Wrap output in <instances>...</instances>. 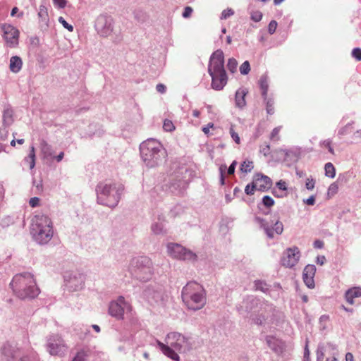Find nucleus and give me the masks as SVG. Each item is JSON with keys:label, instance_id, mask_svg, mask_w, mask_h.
I'll list each match as a JSON object with an SVG mask.
<instances>
[{"label": "nucleus", "instance_id": "obj_2", "mask_svg": "<svg viewBox=\"0 0 361 361\" xmlns=\"http://www.w3.org/2000/svg\"><path fill=\"white\" fill-rule=\"evenodd\" d=\"M182 300L185 305L191 310H199L204 307L207 298L205 290L198 283L188 282L182 290Z\"/></svg>", "mask_w": 361, "mask_h": 361}, {"label": "nucleus", "instance_id": "obj_44", "mask_svg": "<svg viewBox=\"0 0 361 361\" xmlns=\"http://www.w3.org/2000/svg\"><path fill=\"white\" fill-rule=\"evenodd\" d=\"M315 185V180L312 178H307L306 183H305V188L309 190H312L314 189Z\"/></svg>", "mask_w": 361, "mask_h": 361}, {"label": "nucleus", "instance_id": "obj_19", "mask_svg": "<svg viewBox=\"0 0 361 361\" xmlns=\"http://www.w3.org/2000/svg\"><path fill=\"white\" fill-rule=\"evenodd\" d=\"M158 345L160 347L162 353L166 355L167 357L171 358L173 360H178L179 356L168 345L161 343L160 341H158Z\"/></svg>", "mask_w": 361, "mask_h": 361}, {"label": "nucleus", "instance_id": "obj_28", "mask_svg": "<svg viewBox=\"0 0 361 361\" xmlns=\"http://www.w3.org/2000/svg\"><path fill=\"white\" fill-rule=\"evenodd\" d=\"M253 167H254V165H253V162L252 161L245 160L241 164L240 170L244 173H248L252 171Z\"/></svg>", "mask_w": 361, "mask_h": 361}, {"label": "nucleus", "instance_id": "obj_14", "mask_svg": "<svg viewBox=\"0 0 361 361\" xmlns=\"http://www.w3.org/2000/svg\"><path fill=\"white\" fill-rule=\"evenodd\" d=\"M128 305L123 297H119L116 302H111L109 308V314L118 319H122L124 309Z\"/></svg>", "mask_w": 361, "mask_h": 361}, {"label": "nucleus", "instance_id": "obj_24", "mask_svg": "<svg viewBox=\"0 0 361 361\" xmlns=\"http://www.w3.org/2000/svg\"><path fill=\"white\" fill-rule=\"evenodd\" d=\"M25 161L29 164L30 169H32L35 166V149L34 146H31L30 148V153L28 156L25 159Z\"/></svg>", "mask_w": 361, "mask_h": 361}, {"label": "nucleus", "instance_id": "obj_15", "mask_svg": "<svg viewBox=\"0 0 361 361\" xmlns=\"http://www.w3.org/2000/svg\"><path fill=\"white\" fill-rule=\"evenodd\" d=\"M252 182L254 187L256 188L257 190L259 191H266L272 185L271 178L262 173L256 174L253 178Z\"/></svg>", "mask_w": 361, "mask_h": 361}, {"label": "nucleus", "instance_id": "obj_52", "mask_svg": "<svg viewBox=\"0 0 361 361\" xmlns=\"http://www.w3.org/2000/svg\"><path fill=\"white\" fill-rule=\"evenodd\" d=\"M156 90L157 92L163 94L166 92V86L164 84L159 83L157 85Z\"/></svg>", "mask_w": 361, "mask_h": 361}, {"label": "nucleus", "instance_id": "obj_25", "mask_svg": "<svg viewBox=\"0 0 361 361\" xmlns=\"http://www.w3.org/2000/svg\"><path fill=\"white\" fill-rule=\"evenodd\" d=\"M38 16L43 22H46L49 19L48 11L45 6L41 5L39 7Z\"/></svg>", "mask_w": 361, "mask_h": 361}, {"label": "nucleus", "instance_id": "obj_13", "mask_svg": "<svg viewBox=\"0 0 361 361\" xmlns=\"http://www.w3.org/2000/svg\"><path fill=\"white\" fill-rule=\"evenodd\" d=\"M67 347L63 341L59 336H54L49 338L48 350L52 355H62L66 350Z\"/></svg>", "mask_w": 361, "mask_h": 361}, {"label": "nucleus", "instance_id": "obj_18", "mask_svg": "<svg viewBox=\"0 0 361 361\" xmlns=\"http://www.w3.org/2000/svg\"><path fill=\"white\" fill-rule=\"evenodd\" d=\"M361 297V288L353 287L348 289L345 293V298L348 303L353 305L355 303L354 299Z\"/></svg>", "mask_w": 361, "mask_h": 361}, {"label": "nucleus", "instance_id": "obj_30", "mask_svg": "<svg viewBox=\"0 0 361 361\" xmlns=\"http://www.w3.org/2000/svg\"><path fill=\"white\" fill-rule=\"evenodd\" d=\"M238 63L234 59H229L227 64L228 69L231 73H235L237 70Z\"/></svg>", "mask_w": 361, "mask_h": 361}, {"label": "nucleus", "instance_id": "obj_23", "mask_svg": "<svg viewBox=\"0 0 361 361\" xmlns=\"http://www.w3.org/2000/svg\"><path fill=\"white\" fill-rule=\"evenodd\" d=\"M40 149L44 159H49L53 156L51 147L44 140L40 143Z\"/></svg>", "mask_w": 361, "mask_h": 361}, {"label": "nucleus", "instance_id": "obj_22", "mask_svg": "<svg viewBox=\"0 0 361 361\" xmlns=\"http://www.w3.org/2000/svg\"><path fill=\"white\" fill-rule=\"evenodd\" d=\"M13 111L7 108L4 111L3 123L5 126H10L13 123Z\"/></svg>", "mask_w": 361, "mask_h": 361}, {"label": "nucleus", "instance_id": "obj_40", "mask_svg": "<svg viewBox=\"0 0 361 361\" xmlns=\"http://www.w3.org/2000/svg\"><path fill=\"white\" fill-rule=\"evenodd\" d=\"M230 134H231V137L235 142V143H237V144L240 143V138L238 134L234 130L233 126L230 128Z\"/></svg>", "mask_w": 361, "mask_h": 361}, {"label": "nucleus", "instance_id": "obj_32", "mask_svg": "<svg viewBox=\"0 0 361 361\" xmlns=\"http://www.w3.org/2000/svg\"><path fill=\"white\" fill-rule=\"evenodd\" d=\"M281 126L276 127L274 128L270 135V139L271 140L278 141L279 140V133L281 130Z\"/></svg>", "mask_w": 361, "mask_h": 361}, {"label": "nucleus", "instance_id": "obj_10", "mask_svg": "<svg viewBox=\"0 0 361 361\" xmlns=\"http://www.w3.org/2000/svg\"><path fill=\"white\" fill-rule=\"evenodd\" d=\"M1 30L4 32L3 38L4 39L8 47L14 48L18 45L19 42V30L10 24H2Z\"/></svg>", "mask_w": 361, "mask_h": 361}, {"label": "nucleus", "instance_id": "obj_53", "mask_svg": "<svg viewBox=\"0 0 361 361\" xmlns=\"http://www.w3.org/2000/svg\"><path fill=\"white\" fill-rule=\"evenodd\" d=\"M304 202L308 205H314L315 203V197L314 195L310 196L307 200H304Z\"/></svg>", "mask_w": 361, "mask_h": 361}, {"label": "nucleus", "instance_id": "obj_49", "mask_svg": "<svg viewBox=\"0 0 361 361\" xmlns=\"http://www.w3.org/2000/svg\"><path fill=\"white\" fill-rule=\"evenodd\" d=\"M192 13V8L190 6H187L185 8L184 11L183 13V16L185 18H189Z\"/></svg>", "mask_w": 361, "mask_h": 361}, {"label": "nucleus", "instance_id": "obj_58", "mask_svg": "<svg viewBox=\"0 0 361 361\" xmlns=\"http://www.w3.org/2000/svg\"><path fill=\"white\" fill-rule=\"evenodd\" d=\"M213 126H214V124L212 123H209L207 127H204L202 128V131L205 134H208L209 133V128H213Z\"/></svg>", "mask_w": 361, "mask_h": 361}, {"label": "nucleus", "instance_id": "obj_1", "mask_svg": "<svg viewBox=\"0 0 361 361\" xmlns=\"http://www.w3.org/2000/svg\"><path fill=\"white\" fill-rule=\"evenodd\" d=\"M10 285L14 294L21 299L34 298L39 293L35 279L30 273L16 274Z\"/></svg>", "mask_w": 361, "mask_h": 361}, {"label": "nucleus", "instance_id": "obj_20", "mask_svg": "<svg viewBox=\"0 0 361 361\" xmlns=\"http://www.w3.org/2000/svg\"><path fill=\"white\" fill-rule=\"evenodd\" d=\"M22 66L23 61L20 57L15 56L11 58L9 68L11 72L18 73L21 70Z\"/></svg>", "mask_w": 361, "mask_h": 361}, {"label": "nucleus", "instance_id": "obj_16", "mask_svg": "<svg viewBox=\"0 0 361 361\" xmlns=\"http://www.w3.org/2000/svg\"><path fill=\"white\" fill-rule=\"evenodd\" d=\"M212 77V87L214 90H221L227 83L226 71L209 73Z\"/></svg>", "mask_w": 361, "mask_h": 361}, {"label": "nucleus", "instance_id": "obj_38", "mask_svg": "<svg viewBox=\"0 0 361 361\" xmlns=\"http://www.w3.org/2000/svg\"><path fill=\"white\" fill-rule=\"evenodd\" d=\"M262 202L267 207H271L274 204V200L270 196L266 195L262 198Z\"/></svg>", "mask_w": 361, "mask_h": 361}, {"label": "nucleus", "instance_id": "obj_27", "mask_svg": "<svg viewBox=\"0 0 361 361\" xmlns=\"http://www.w3.org/2000/svg\"><path fill=\"white\" fill-rule=\"evenodd\" d=\"M266 100V111L267 114L272 115L274 114V101L273 99L264 97Z\"/></svg>", "mask_w": 361, "mask_h": 361}, {"label": "nucleus", "instance_id": "obj_50", "mask_svg": "<svg viewBox=\"0 0 361 361\" xmlns=\"http://www.w3.org/2000/svg\"><path fill=\"white\" fill-rule=\"evenodd\" d=\"M39 203V199L37 197H32L29 201V204H30V207H35L38 206Z\"/></svg>", "mask_w": 361, "mask_h": 361}, {"label": "nucleus", "instance_id": "obj_7", "mask_svg": "<svg viewBox=\"0 0 361 361\" xmlns=\"http://www.w3.org/2000/svg\"><path fill=\"white\" fill-rule=\"evenodd\" d=\"M169 255L176 259L195 261L197 255L179 244L169 243L167 246Z\"/></svg>", "mask_w": 361, "mask_h": 361}, {"label": "nucleus", "instance_id": "obj_42", "mask_svg": "<svg viewBox=\"0 0 361 361\" xmlns=\"http://www.w3.org/2000/svg\"><path fill=\"white\" fill-rule=\"evenodd\" d=\"M59 22L62 24V25L66 28L67 29L69 32H73V27L68 24L66 20L65 19L63 18V17H59Z\"/></svg>", "mask_w": 361, "mask_h": 361}, {"label": "nucleus", "instance_id": "obj_61", "mask_svg": "<svg viewBox=\"0 0 361 361\" xmlns=\"http://www.w3.org/2000/svg\"><path fill=\"white\" fill-rule=\"evenodd\" d=\"M64 153L61 152L58 156L56 157V159L58 162L61 161L62 159L63 158Z\"/></svg>", "mask_w": 361, "mask_h": 361}, {"label": "nucleus", "instance_id": "obj_4", "mask_svg": "<svg viewBox=\"0 0 361 361\" xmlns=\"http://www.w3.org/2000/svg\"><path fill=\"white\" fill-rule=\"evenodd\" d=\"M162 147L160 142L155 140H147L140 145L142 158L149 167L158 165L159 161L164 157Z\"/></svg>", "mask_w": 361, "mask_h": 361}, {"label": "nucleus", "instance_id": "obj_5", "mask_svg": "<svg viewBox=\"0 0 361 361\" xmlns=\"http://www.w3.org/2000/svg\"><path fill=\"white\" fill-rule=\"evenodd\" d=\"M133 273L140 281H147L152 276V262L147 257H139L132 260Z\"/></svg>", "mask_w": 361, "mask_h": 361}, {"label": "nucleus", "instance_id": "obj_41", "mask_svg": "<svg viewBox=\"0 0 361 361\" xmlns=\"http://www.w3.org/2000/svg\"><path fill=\"white\" fill-rule=\"evenodd\" d=\"M2 353L7 357H14L15 355L13 354L11 350V346L10 345H5L2 349Z\"/></svg>", "mask_w": 361, "mask_h": 361}, {"label": "nucleus", "instance_id": "obj_45", "mask_svg": "<svg viewBox=\"0 0 361 361\" xmlns=\"http://www.w3.org/2000/svg\"><path fill=\"white\" fill-rule=\"evenodd\" d=\"M352 56L357 61H361V49L355 48L352 51Z\"/></svg>", "mask_w": 361, "mask_h": 361}, {"label": "nucleus", "instance_id": "obj_37", "mask_svg": "<svg viewBox=\"0 0 361 361\" xmlns=\"http://www.w3.org/2000/svg\"><path fill=\"white\" fill-rule=\"evenodd\" d=\"M256 290H260L262 292H266L268 290L267 285L261 281H257L255 283Z\"/></svg>", "mask_w": 361, "mask_h": 361}, {"label": "nucleus", "instance_id": "obj_3", "mask_svg": "<svg viewBox=\"0 0 361 361\" xmlns=\"http://www.w3.org/2000/svg\"><path fill=\"white\" fill-rule=\"evenodd\" d=\"M31 233L39 243H47L53 236L51 219L45 215H37L32 219Z\"/></svg>", "mask_w": 361, "mask_h": 361}, {"label": "nucleus", "instance_id": "obj_48", "mask_svg": "<svg viewBox=\"0 0 361 361\" xmlns=\"http://www.w3.org/2000/svg\"><path fill=\"white\" fill-rule=\"evenodd\" d=\"M54 4L57 6L59 8H63L66 7L67 1L66 0H53Z\"/></svg>", "mask_w": 361, "mask_h": 361}, {"label": "nucleus", "instance_id": "obj_35", "mask_svg": "<svg viewBox=\"0 0 361 361\" xmlns=\"http://www.w3.org/2000/svg\"><path fill=\"white\" fill-rule=\"evenodd\" d=\"M250 71V63L247 61H245L242 63V65L240 66V73L243 75L247 74Z\"/></svg>", "mask_w": 361, "mask_h": 361}, {"label": "nucleus", "instance_id": "obj_46", "mask_svg": "<svg viewBox=\"0 0 361 361\" xmlns=\"http://www.w3.org/2000/svg\"><path fill=\"white\" fill-rule=\"evenodd\" d=\"M277 27V22L276 20H271L268 26V31L270 34L275 32Z\"/></svg>", "mask_w": 361, "mask_h": 361}, {"label": "nucleus", "instance_id": "obj_26", "mask_svg": "<svg viewBox=\"0 0 361 361\" xmlns=\"http://www.w3.org/2000/svg\"><path fill=\"white\" fill-rule=\"evenodd\" d=\"M325 175L329 178H334L336 176V170L334 165L329 162L325 164Z\"/></svg>", "mask_w": 361, "mask_h": 361}, {"label": "nucleus", "instance_id": "obj_17", "mask_svg": "<svg viewBox=\"0 0 361 361\" xmlns=\"http://www.w3.org/2000/svg\"><path fill=\"white\" fill-rule=\"evenodd\" d=\"M316 273V267L313 264L307 265L302 273V279L305 285L310 288H313L314 287V277Z\"/></svg>", "mask_w": 361, "mask_h": 361}, {"label": "nucleus", "instance_id": "obj_54", "mask_svg": "<svg viewBox=\"0 0 361 361\" xmlns=\"http://www.w3.org/2000/svg\"><path fill=\"white\" fill-rule=\"evenodd\" d=\"M324 247V242L320 240H317L314 242V247L321 249Z\"/></svg>", "mask_w": 361, "mask_h": 361}, {"label": "nucleus", "instance_id": "obj_21", "mask_svg": "<svg viewBox=\"0 0 361 361\" xmlns=\"http://www.w3.org/2000/svg\"><path fill=\"white\" fill-rule=\"evenodd\" d=\"M247 94V92L244 89H240L236 91L235 93V104L236 106L239 108H243L245 106L246 102L245 99V97Z\"/></svg>", "mask_w": 361, "mask_h": 361}, {"label": "nucleus", "instance_id": "obj_29", "mask_svg": "<svg viewBox=\"0 0 361 361\" xmlns=\"http://www.w3.org/2000/svg\"><path fill=\"white\" fill-rule=\"evenodd\" d=\"M163 128L165 131L172 132L175 130V126L171 120L166 119L164 121Z\"/></svg>", "mask_w": 361, "mask_h": 361}, {"label": "nucleus", "instance_id": "obj_59", "mask_svg": "<svg viewBox=\"0 0 361 361\" xmlns=\"http://www.w3.org/2000/svg\"><path fill=\"white\" fill-rule=\"evenodd\" d=\"M346 361H353V355L351 353H347L345 355Z\"/></svg>", "mask_w": 361, "mask_h": 361}, {"label": "nucleus", "instance_id": "obj_8", "mask_svg": "<svg viewBox=\"0 0 361 361\" xmlns=\"http://www.w3.org/2000/svg\"><path fill=\"white\" fill-rule=\"evenodd\" d=\"M301 253L296 246L286 249L281 258V264L287 268L294 267L299 262Z\"/></svg>", "mask_w": 361, "mask_h": 361}, {"label": "nucleus", "instance_id": "obj_31", "mask_svg": "<svg viewBox=\"0 0 361 361\" xmlns=\"http://www.w3.org/2000/svg\"><path fill=\"white\" fill-rule=\"evenodd\" d=\"M87 355V353L82 350L77 353V355L73 359V361H85Z\"/></svg>", "mask_w": 361, "mask_h": 361}, {"label": "nucleus", "instance_id": "obj_9", "mask_svg": "<svg viewBox=\"0 0 361 361\" xmlns=\"http://www.w3.org/2000/svg\"><path fill=\"white\" fill-rule=\"evenodd\" d=\"M166 343L178 352H185L190 346L188 339L177 332H171L167 335Z\"/></svg>", "mask_w": 361, "mask_h": 361}, {"label": "nucleus", "instance_id": "obj_60", "mask_svg": "<svg viewBox=\"0 0 361 361\" xmlns=\"http://www.w3.org/2000/svg\"><path fill=\"white\" fill-rule=\"evenodd\" d=\"M78 281H79V284H78V285H75V289H76L77 288H81V287H82V284H83V279H82V276H80V277H79V280H78Z\"/></svg>", "mask_w": 361, "mask_h": 361}, {"label": "nucleus", "instance_id": "obj_36", "mask_svg": "<svg viewBox=\"0 0 361 361\" xmlns=\"http://www.w3.org/2000/svg\"><path fill=\"white\" fill-rule=\"evenodd\" d=\"M262 13L259 11H253L251 12V19L255 22H259L262 20Z\"/></svg>", "mask_w": 361, "mask_h": 361}, {"label": "nucleus", "instance_id": "obj_34", "mask_svg": "<svg viewBox=\"0 0 361 361\" xmlns=\"http://www.w3.org/2000/svg\"><path fill=\"white\" fill-rule=\"evenodd\" d=\"M260 87L262 90V95L264 97L267 96L268 84L265 78L260 79Z\"/></svg>", "mask_w": 361, "mask_h": 361}, {"label": "nucleus", "instance_id": "obj_33", "mask_svg": "<svg viewBox=\"0 0 361 361\" xmlns=\"http://www.w3.org/2000/svg\"><path fill=\"white\" fill-rule=\"evenodd\" d=\"M338 191V184L336 183H334L330 185L328 189V195L329 197H332L334 195H336Z\"/></svg>", "mask_w": 361, "mask_h": 361}, {"label": "nucleus", "instance_id": "obj_12", "mask_svg": "<svg viewBox=\"0 0 361 361\" xmlns=\"http://www.w3.org/2000/svg\"><path fill=\"white\" fill-rule=\"evenodd\" d=\"M255 221L262 228H264L266 234L269 238H273L275 235H280L283 233V225L278 220L274 223L273 227H270L269 226V223L265 219L260 217H256Z\"/></svg>", "mask_w": 361, "mask_h": 361}, {"label": "nucleus", "instance_id": "obj_43", "mask_svg": "<svg viewBox=\"0 0 361 361\" xmlns=\"http://www.w3.org/2000/svg\"><path fill=\"white\" fill-rule=\"evenodd\" d=\"M234 14V11L232 8H227L222 11L221 13V19H227Z\"/></svg>", "mask_w": 361, "mask_h": 361}, {"label": "nucleus", "instance_id": "obj_51", "mask_svg": "<svg viewBox=\"0 0 361 361\" xmlns=\"http://www.w3.org/2000/svg\"><path fill=\"white\" fill-rule=\"evenodd\" d=\"M276 186L278 187L279 189L281 190H287L286 183L284 180H280L279 182L276 183Z\"/></svg>", "mask_w": 361, "mask_h": 361}, {"label": "nucleus", "instance_id": "obj_39", "mask_svg": "<svg viewBox=\"0 0 361 361\" xmlns=\"http://www.w3.org/2000/svg\"><path fill=\"white\" fill-rule=\"evenodd\" d=\"M255 190H257V189H256L255 187H254L253 182H252L251 184L247 185L245 188V192L247 195H254Z\"/></svg>", "mask_w": 361, "mask_h": 361}, {"label": "nucleus", "instance_id": "obj_6", "mask_svg": "<svg viewBox=\"0 0 361 361\" xmlns=\"http://www.w3.org/2000/svg\"><path fill=\"white\" fill-rule=\"evenodd\" d=\"M98 201L104 205L114 207L119 201V194L113 185L100 183L97 186Z\"/></svg>", "mask_w": 361, "mask_h": 361}, {"label": "nucleus", "instance_id": "obj_62", "mask_svg": "<svg viewBox=\"0 0 361 361\" xmlns=\"http://www.w3.org/2000/svg\"><path fill=\"white\" fill-rule=\"evenodd\" d=\"M18 8L17 7L13 8V9L11 10V16H15L18 13Z\"/></svg>", "mask_w": 361, "mask_h": 361}, {"label": "nucleus", "instance_id": "obj_57", "mask_svg": "<svg viewBox=\"0 0 361 361\" xmlns=\"http://www.w3.org/2000/svg\"><path fill=\"white\" fill-rule=\"evenodd\" d=\"M325 261L326 258L324 256H319L317 258V263L318 264L323 265Z\"/></svg>", "mask_w": 361, "mask_h": 361}, {"label": "nucleus", "instance_id": "obj_55", "mask_svg": "<svg viewBox=\"0 0 361 361\" xmlns=\"http://www.w3.org/2000/svg\"><path fill=\"white\" fill-rule=\"evenodd\" d=\"M235 164H236V162L235 161H233L231 166L228 167V173L229 175H232L235 172Z\"/></svg>", "mask_w": 361, "mask_h": 361}, {"label": "nucleus", "instance_id": "obj_11", "mask_svg": "<svg viewBox=\"0 0 361 361\" xmlns=\"http://www.w3.org/2000/svg\"><path fill=\"white\" fill-rule=\"evenodd\" d=\"M224 56L221 50L215 51L210 57L209 66L208 68L209 73L224 72Z\"/></svg>", "mask_w": 361, "mask_h": 361}, {"label": "nucleus", "instance_id": "obj_47", "mask_svg": "<svg viewBox=\"0 0 361 361\" xmlns=\"http://www.w3.org/2000/svg\"><path fill=\"white\" fill-rule=\"evenodd\" d=\"M322 146L327 148L329 152L331 153L332 154H334V149L331 147V141L329 140H326L322 142Z\"/></svg>", "mask_w": 361, "mask_h": 361}, {"label": "nucleus", "instance_id": "obj_56", "mask_svg": "<svg viewBox=\"0 0 361 361\" xmlns=\"http://www.w3.org/2000/svg\"><path fill=\"white\" fill-rule=\"evenodd\" d=\"M152 231L155 233H159L162 231V227L155 224L152 226Z\"/></svg>", "mask_w": 361, "mask_h": 361}, {"label": "nucleus", "instance_id": "obj_64", "mask_svg": "<svg viewBox=\"0 0 361 361\" xmlns=\"http://www.w3.org/2000/svg\"><path fill=\"white\" fill-rule=\"evenodd\" d=\"M200 111H199L198 110H194V111H192V115H193V116H195V117H197H197H199V116H200Z\"/></svg>", "mask_w": 361, "mask_h": 361}, {"label": "nucleus", "instance_id": "obj_63", "mask_svg": "<svg viewBox=\"0 0 361 361\" xmlns=\"http://www.w3.org/2000/svg\"><path fill=\"white\" fill-rule=\"evenodd\" d=\"M296 174L300 178H302L305 176V173L302 171H297Z\"/></svg>", "mask_w": 361, "mask_h": 361}]
</instances>
